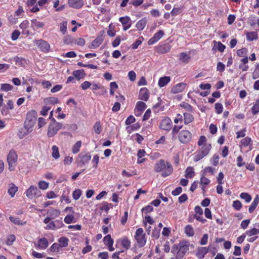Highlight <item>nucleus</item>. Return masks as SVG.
<instances>
[{"label": "nucleus", "instance_id": "obj_58", "mask_svg": "<svg viewBox=\"0 0 259 259\" xmlns=\"http://www.w3.org/2000/svg\"><path fill=\"white\" fill-rule=\"evenodd\" d=\"M233 207L237 210H239L241 207L242 204L239 200H235L233 201Z\"/></svg>", "mask_w": 259, "mask_h": 259}, {"label": "nucleus", "instance_id": "obj_64", "mask_svg": "<svg viewBox=\"0 0 259 259\" xmlns=\"http://www.w3.org/2000/svg\"><path fill=\"white\" fill-rule=\"evenodd\" d=\"M73 197L75 200H77L81 196V190L77 189L75 190L72 194Z\"/></svg>", "mask_w": 259, "mask_h": 259}, {"label": "nucleus", "instance_id": "obj_16", "mask_svg": "<svg viewBox=\"0 0 259 259\" xmlns=\"http://www.w3.org/2000/svg\"><path fill=\"white\" fill-rule=\"evenodd\" d=\"M248 58L247 56H244V58L241 59L240 61V64L239 65V69L242 71H246L249 69L248 65Z\"/></svg>", "mask_w": 259, "mask_h": 259}, {"label": "nucleus", "instance_id": "obj_63", "mask_svg": "<svg viewBox=\"0 0 259 259\" xmlns=\"http://www.w3.org/2000/svg\"><path fill=\"white\" fill-rule=\"evenodd\" d=\"M73 76L76 80L79 81L81 78V71L79 70L74 71Z\"/></svg>", "mask_w": 259, "mask_h": 259}, {"label": "nucleus", "instance_id": "obj_4", "mask_svg": "<svg viewBox=\"0 0 259 259\" xmlns=\"http://www.w3.org/2000/svg\"><path fill=\"white\" fill-rule=\"evenodd\" d=\"M52 120L53 121L50 123L48 129L47 135L49 137L54 136L63 126L61 123L57 122L54 118Z\"/></svg>", "mask_w": 259, "mask_h": 259}, {"label": "nucleus", "instance_id": "obj_44", "mask_svg": "<svg viewBox=\"0 0 259 259\" xmlns=\"http://www.w3.org/2000/svg\"><path fill=\"white\" fill-rule=\"evenodd\" d=\"M103 241L106 246L113 244V239L111 238L110 235H107L104 237Z\"/></svg>", "mask_w": 259, "mask_h": 259}, {"label": "nucleus", "instance_id": "obj_48", "mask_svg": "<svg viewBox=\"0 0 259 259\" xmlns=\"http://www.w3.org/2000/svg\"><path fill=\"white\" fill-rule=\"evenodd\" d=\"M136 108L139 110L143 111L146 108V105L143 102L138 101L136 104Z\"/></svg>", "mask_w": 259, "mask_h": 259}, {"label": "nucleus", "instance_id": "obj_20", "mask_svg": "<svg viewBox=\"0 0 259 259\" xmlns=\"http://www.w3.org/2000/svg\"><path fill=\"white\" fill-rule=\"evenodd\" d=\"M49 243L47 238H42L38 240V244L35 246L39 249H45L48 246Z\"/></svg>", "mask_w": 259, "mask_h": 259}, {"label": "nucleus", "instance_id": "obj_51", "mask_svg": "<svg viewBox=\"0 0 259 259\" xmlns=\"http://www.w3.org/2000/svg\"><path fill=\"white\" fill-rule=\"evenodd\" d=\"M80 147L81 141L77 142L72 147V152L74 154L77 153L79 152Z\"/></svg>", "mask_w": 259, "mask_h": 259}, {"label": "nucleus", "instance_id": "obj_54", "mask_svg": "<svg viewBox=\"0 0 259 259\" xmlns=\"http://www.w3.org/2000/svg\"><path fill=\"white\" fill-rule=\"evenodd\" d=\"M16 239V237L14 235H10L7 237L6 244L8 245H11Z\"/></svg>", "mask_w": 259, "mask_h": 259}, {"label": "nucleus", "instance_id": "obj_17", "mask_svg": "<svg viewBox=\"0 0 259 259\" xmlns=\"http://www.w3.org/2000/svg\"><path fill=\"white\" fill-rule=\"evenodd\" d=\"M52 218L48 217L44 220V223L47 224V226L45 228L46 230H54L56 229V225L54 221H51Z\"/></svg>", "mask_w": 259, "mask_h": 259}, {"label": "nucleus", "instance_id": "obj_6", "mask_svg": "<svg viewBox=\"0 0 259 259\" xmlns=\"http://www.w3.org/2000/svg\"><path fill=\"white\" fill-rule=\"evenodd\" d=\"M135 238L141 247H143L146 242L145 234L144 233L143 229L141 228H138L136 231Z\"/></svg>", "mask_w": 259, "mask_h": 259}, {"label": "nucleus", "instance_id": "obj_24", "mask_svg": "<svg viewBox=\"0 0 259 259\" xmlns=\"http://www.w3.org/2000/svg\"><path fill=\"white\" fill-rule=\"evenodd\" d=\"M118 242H120L122 247L125 250L128 249L131 247V241L127 237H123L121 239L117 240Z\"/></svg>", "mask_w": 259, "mask_h": 259}, {"label": "nucleus", "instance_id": "obj_22", "mask_svg": "<svg viewBox=\"0 0 259 259\" xmlns=\"http://www.w3.org/2000/svg\"><path fill=\"white\" fill-rule=\"evenodd\" d=\"M148 90L146 88L141 89L139 93V98L140 100L147 101L149 99Z\"/></svg>", "mask_w": 259, "mask_h": 259}, {"label": "nucleus", "instance_id": "obj_19", "mask_svg": "<svg viewBox=\"0 0 259 259\" xmlns=\"http://www.w3.org/2000/svg\"><path fill=\"white\" fill-rule=\"evenodd\" d=\"M208 252V248L206 247H201L197 249L196 255L199 259H202L205 255Z\"/></svg>", "mask_w": 259, "mask_h": 259}, {"label": "nucleus", "instance_id": "obj_15", "mask_svg": "<svg viewBox=\"0 0 259 259\" xmlns=\"http://www.w3.org/2000/svg\"><path fill=\"white\" fill-rule=\"evenodd\" d=\"M172 122L170 118H165L160 123V128L165 131H169L171 129Z\"/></svg>", "mask_w": 259, "mask_h": 259}, {"label": "nucleus", "instance_id": "obj_53", "mask_svg": "<svg viewBox=\"0 0 259 259\" xmlns=\"http://www.w3.org/2000/svg\"><path fill=\"white\" fill-rule=\"evenodd\" d=\"M67 22L66 21H63L60 24V31L62 34H64L67 31Z\"/></svg>", "mask_w": 259, "mask_h": 259}, {"label": "nucleus", "instance_id": "obj_12", "mask_svg": "<svg viewBox=\"0 0 259 259\" xmlns=\"http://www.w3.org/2000/svg\"><path fill=\"white\" fill-rule=\"evenodd\" d=\"M119 21L122 24L123 26V29L124 31L129 29L132 26L131 19L128 16L121 17L119 18Z\"/></svg>", "mask_w": 259, "mask_h": 259}, {"label": "nucleus", "instance_id": "obj_39", "mask_svg": "<svg viewBox=\"0 0 259 259\" xmlns=\"http://www.w3.org/2000/svg\"><path fill=\"white\" fill-rule=\"evenodd\" d=\"M185 172V177L186 178H192L195 175V172L193 170V168L192 167H187Z\"/></svg>", "mask_w": 259, "mask_h": 259}, {"label": "nucleus", "instance_id": "obj_33", "mask_svg": "<svg viewBox=\"0 0 259 259\" xmlns=\"http://www.w3.org/2000/svg\"><path fill=\"white\" fill-rule=\"evenodd\" d=\"M190 56L185 53H181L180 54L179 60L183 63H188L190 61Z\"/></svg>", "mask_w": 259, "mask_h": 259}, {"label": "nucleus", "instance_id": "obj_40", "mask_svg": "<svg viewBox=\"0 0 259 259\" xmlns=\"http://www.w3.org/2000/svg\"><path fill=\"white\" fill-rule=\"evenodd\" d=\"M215 169L211 166H207L205 167L203 170L202 171V174L204 175H206L208 173L210 175H213L215 172Z\"/></svg>", "mask_w": 259, "mask_h": 259}, {"label": "nucleus", "instance_id": "obj_9", "mask_svg": "<svg viewBox=\"0 0 259 259\" xmlns=\"http://www.w3.org/2000/svg\"><path fill=\"white\" fill-rule=\"evenodd\" d=\"M26 196L29 199L38 197L41 195L40 191L35 186H31L26 192Z\"/></svg>", "mask_w": 259, "mask_h": 259}, {"label": "nucleus", "instance_id": "obj_55", "mask_svg": "<svg viewBox=\"0 0 259 259\" xmlns=\"http://www.w3.org/2000/svg\"><path fill=\"white\" fill-rule=\"evenodd\" d=\"M60 245L55 243L51 245L49 249L52 252H59L60 251Z\"/></svg>", "mask_w": 259, "mask_h": 259}, {"label": "nucleus", "instance_id": "obj_59", "mask_svg": "<svg viewBox=\"0 0 259 259\" xmlns=\"http://www.w3.org/2000/svg\"><path fill=\"white\" fill-rule=\"evenodd\" d=\"M38 187L39 189L42 190H46L49 187V183L45 181H40L38 183Z\"/></svg>", "mask_w": 259, "mask_h": 259}, {"label": "nucleus", "instance_id": "obj_18", "mask_svg": "<svg viewBox=\"0 0 259 259\" xmlns=\"http://www.w3.org/2000/svg\"><path fill=\"white\" fill-rule=\"evenodd\" d=\"M186 84L183 82L179 83L171 88V92L174 94L182 92L185 89Z\"/></svg>", "mask_w": 259, "mask_h": 259}, {"label": "nucleus", "instance_id": "obj_7", "mask_svg": "<svg viewBox=\"0 0 259 259\" xmlns=\"http://www.w3.org/2000/svg\"><path fill=\"white\" fill-rule=\"evenodd\" d=\"M179 140L182 144L189 143L192 140V135L188 130H182L179 134Z\"/></svg>", "mask_w": 259, "mask_h": 259}, {"label": "nucleus", "instance_id": "obj_26", "mask_svg": "<svg viewBox=\"0 0 259 259\" xmlns=\"http://www.w3.org/2000/svg\"><path fill=\"white\" fill-rule=\"evenodd\" d=\"M170 47L168 44H163L157 47V52L160 54H165L169 51Z\"/></svg>", "mask_w": 259, "mask_h": 259}, {"label": "nucleus", "instance_id": "obj_47", "mask_svg": "<svg viewBox=\"0 0 259 259\" xmlns=\"http://www.w3.org/2000/svg\"><path fill=\"white\" fill-rule=\"evenodd\" d=\"M93 128L97 134H100L102 130L100 122L99 121L96 122L94 125Z\"/></svg>", "mask_w": 259, "mask_h": 259}, {"label": "nucleus", "instance_id": "obj_50", "mask_svg": "<svg viewBox=\"0 0 259 259\" xmlns=\"http://www.w3.org/2000/svg\"><path fill=\"white\" fill-rule=\"evenodd\" d=\"M219 158L220 157L218 154H214L210 160L212 164L214 166H217L219 164Z\"/></svg>", "mask_w": 259, "mask_h": 259}, {"label": "nucleus", "instance_id": "obj_43", "mask_svg": "<svg viewBox=\"0 0 259 259\" xmlns=\"http://www.w3.org/2000/svg\"><path fill=\"white\" fill-rule=\"evenodd\" d=\"M52 156L55 159H58L60 157V154L59 152V149L57 146L54 145L52 148Z\"/></svg>", "mask_w": 259, "mask_h": 259}, {"label": "nucleus", "instance_id": "obj_3", "mask_svg": "<svg viewBox=\"0 0 259 259\" xmlns=\"http://www.w3.org/2000/svg\"><path fill=\"white\" fill-rule=\"evenodd\" d=\"M211 148V144H205L204 146H202V147L196 152L194 157V161L195 162L198 161L208 155Z\"/></svg>", "mask_w": 259, "mask_h": 259}, {"label": "nucleus", "instance_id": "obj_38", "mask_svg": "<svg viewBox=\"0 0 259 259\" xmlns=\"http://www.w3.org/2000/svg\"><path fill=\"white\" fill-rule=\"evenodd\" d=\"M246 235L249 237L256 236L255 235L258 233V229L255 228L250 229L245 232Z\"/></svg>", "mask_w": 259, "mask_h": 259}, {"label": "nucleus", "instance_id": "obj_57", "mask_svg": "<svg viewBox=\"0 0 259 259\" xmlns=\"http://www.w3.org/2000/svg\"><path fill=\"white\" fill-rule=\"evenodd\" d=\"M259 77V63L256 66L255 70L252 73V78L255 79Z\"/></svg>", "mask_w": 259, "mask_h": 259}, {"label": "nucleus", "instance_id": "obj_41", "mask_svg": "<svg viewBox=\"0 0 259 259\" xmlns=\"http://www.w3.org/2000/svg\"><path fill=\"white\" fill-rule=\"evenodd\" d=\"M241 199H244L246 203H249L251 200V196L248 193L242 192L240 194Z\"/></svg>", "mask_w": 259, "mask_h": 259}, {"label": "nucleus", "instance_id": "obj_30", "mask_svg": "<svg viewBox=\"0 0 259 259\" xmlns=\"http://www.w3.org/2000/svg\"><path fill=\"white\" fill-rule=\"evenodd\" d=\"M194 117L192 114L188 112L184 113V120L185 124H188L194 120Z\"/></svg>", "mask_w": 259, "mask_h": 259}, {"label": "nucleus", "instance_id": "obj_31", "mask_svg": "<svg viewBox=\"0 0 259 259\" xmlns=\"http://www.w3.org/2000/svg\"><path fill=\"white\" fill-rule=\"evenodd\" d=\"M18 191V187L14 184H11L9 185L8 192L11 197H14L16 193Z\"/></svg>", "mask_w": 259, "mask_h": 259}, {"label": "nucleus", "instance_id": "obj_37", "mask_svg": "<svg viewBox=\"0 0 259 259\" xmlns=\"http://www.w3.org/2000/svg\"><path fill=\"white\" fill-rule=\"evenodd\" d=\"M252 114L256 115L259 113V99L256 100L255 103L251 108Z\"/></svg>", "mask_w": 259, "mask_h": 259}, {"label": "nucleus", "instance_id": "obj_34", "mask_svg": "<svg viewBox=\"0 0 259 259\" xmlns=\"http://www.w3.org/2000/svg\"><path fill=\"white\" fill-rule=\"evenodd\" d=\"M70 7L74 8H79L81 6V0H68Z\"/></svg>", "mask_w": 259, "mask_h": 259}, {"label": "nucleus", "instance_id": "obj_1", "mask_svg": "<svg viewBox=\"0 0 259 259\" xmlns=\"http://www.w3.org/2000/svg\"><path fill=\"white\" fill-rule=\"evenodd\" d=\"M154 169L157 172H161L163 177H166L170 175L173 171V167L170 163L163 159H160L157 161Z\"/></svg>", "mask_w": 259, "mask_h": 259}, {"label": "nucleus", "instance_id": "obj_8", "mask_svg": "<svg viewBox=\"0 0 259 259\" xmlns=\"http://www.w3.org/2000/svg\"><path fill=\"white\" fill-rule=\"evenodd\" d=\"M36 116L37 113L35 111L31 110L28 112L26 115L24 124L33 128L36 119Z\"/></svg>", "mask_w": 259, "mask_h": 259}, {"label": "nucleus", "instance_id": "obj_60", "mask_svg": "<svg viewBox=\"0 0 259 259\" xmlns=\"http://www.w3.org/2000/svg\"><path fill=\"white\" fill-rule=\"evenodd\" d=\"M250 223V220L249 219H246V220H243L241 223L240 226H241V228L245 230L247 228V227Z\"/></svg>", "mask_w": 259, "mask_h": 259}, {"label": "nucleus", "instance_id": "obj_5", "mask_svg": "<svg viewBox=\"0 0 259 259\" xmlns=\"http://www.w3.org/2000/svg\"><path fill=\"white\" fill-rule=\"evenodd\" d=\"M18 156L15 151L11 150L7 156V161L9 164V169L13 171L15 169Z\"/></svg>", "mask_w": 259, "mask_h": 259}, {"label": "nucleus", "instance_id": "obj_14", "mask_svg": "<svg viewBox=\"0 0 259 259\" xmlns=\"http://www.w3.org/2000/svg\"><path fill=\"white\" fill-rule=\"evenodd\" d=\"M33 130V128L25 125L22 127L18 132V136L20 139H22L26 136L29 134Z\"/></svg>", "mask_w": 259, "mask_h": 259}, {"label": "nucleus", "instance_id": "obj_13", "mask_svg": "<svg viewBox=\"0 0 259 259\" xmlns=\"http://www.w3.org/2000/svg\"><path fill=\"white\" fill-rule=\"evenodd\" d=\"M164 35V32L159 30L156 33H155L153 36L148 41V44L149 45H152L157 42Z\"/></svg>", "mask_w": 259, "mask_h": 259}, {"label": "nucleus", "instance_id": "obj_49", "mask_svg": "<svg viewBox=\"0 0 259 259\" xmlns=\"http://www.w3.org/2000/svg\"><path fill=\"white\" fill-rule=\"evenodd\" d=\"M204 175L201 174V176L200 180V183L201 185H207L210 183V180L207 178L205 177Z\"/></svg>", "mask_w": 259, "mask_h": 259}, {"label": "nucleus", "instance_id": "obj_32", "mask_svg": "<svg viewBox=\"0 0 259 259\" xmlns=\"http://www.w3.org/2000/svg\"><path fill=\"white\" fill-rule=\"evenodd\" d=\"M9 219L12 223L15 225L23 226L26 224V221L23 222L19 218L10 216Z\"/></svg>", "mask_w": 259, "mask_h": 259}, {"label": "nucleus", "instance_id": "obj_62", "mask_svg": "<svg viewBox=\"0 0 259 259\" xmlns=\"http://www.w3.org/2000/svg\"><path fill=\"white\" fill-rule=\"evenodd\" d=\"M206 138L205 136H200V137L199 139V141L198 142V146H203L205 144H207V143H206Z\"/></svg>", "mask_w": 259, "mask_h": 259}, {"label": "nucleus", "instance_id": "obj_11", "mask_svg": "<svg viewBox=\"0 0 259 259\" xmlns=\"http://www.w3.org/2000/svg\"><path fill=\"white\" fill-rule=\"evenodd\" d=\"M91 89L94 93L98 95H102L106 92L105 88L100 84L95 83L92 84Z\"/></svg>", "mask_w": 259, "mask_h": 259}, {"label": "nucleus", "instance_id": "obj_45", "mask_svg": "<svg viewBox=\"0 0 259 259\" xmlns=\"http://www.w3.org/2000/svg\"><path fill=\"white\" fill-rule=\"evenodd\" d=\"M51 216L52 220L59 217L60 214V211L58 209H53L49 211Z\"/></svg>", "mask_w": 259, "mask_h": 259}, {"label": "nucleus", "instance_id": "obj_61", "mask_svg": "<svg viewBox=\"0 0 259 259\" xmlns=\"http://www.w3.org/2000/svg\"><path fill=\"white\" fill-rule=\"evenodd\" d=\"M20 34V32L18 30H14L12 33L11 39L12 40H16L18 39L19 35Z\"/></svg>", "mask_w": 259, "mask_h": 259}, {"label": "nucleus", "instance_id": "obj_25", "mask_svg": "<svg viewBox=\"0 0 259 259\" xmlns=\"http://www.w3.org/2000/svg\"><path fill=\"white\" fill-rule=\"evenodd\" d=\"M169 76H165L161 77L159 79L158 85L160 88H162L167 85L170 81Z\"/></svg>", "mask_w": 259, "mask_h": 259}, {"label": "nucleus", "instance_id": "obj_35", "mask_svg": "<svg viewBox=\"0 0 259 259\" xmlns=\"http://www.w3.org/2000/svg\"><path fill=\"white\" fill-rule=\"evenodd\" d=\"M185 233L189 237L193 236L194 234L193 227L190 225H187L185 228Z\"/></svg>", "mask_w": 259, "mask_h": 259}, {"label": "nucleus", "instance_id": "obj_46", "mask_svg": "<svg viewBox=\"0 0 259 259\" xmlns=\"http://www.w3.org/2000/svg\"><path fill=\"white\" fill-rule=\"evenodd\" d=\"M13 88V85L9 83H4L1 85V90L4 92L11 91Z\"/></svg>", "mask_w": 259, "mask_h": 259}, {"label": "nucleus", "instance_id": "obj_28", "mask_svg": "<svg viewBox=\"0 0 259 259\" xmlns=\"http://www.w3.org/2000/svg\"><path fill=\"white\" fill-rule=\"evenodd\" d=\"M147 23V19L146 18H143L137 22L136 26L138 30H142L146 26Z\"/></svg>", "mask_w": 259, "mask_h": 259}, {"label": "nucleus", "instance_id": "obj_42", "mask_svg": "<svg viewBox=\"0 0 259 259\" xmlns=\"http://www.w3.org/2000/svg\"><path fill=\"white\" fill-rule=\"evenodd\" d=\"M257 38V34L255 32H250L246 33V39L249 41L255 40Z\"/></svg>", "mask_w": 259, "mask_h": 259}, {"label": "nucleus", "instance_id": "obj_21", "mask_svg": "<svg viewBox=\"0 0 259 259\" xmlns=\"http://www.w3.org/2000/svg\"><path fill=\"white\" fill-rule=\"evenodd\" d=\"M104 37L102 35L98 36L95 39H94L90 46L91 49H96L98 48L103 42Z\"/></svg>", "mask_w": 259, "mask_h": 259}, {"label": "nucleus", "instance_id": "obj_23", "mask_svg": "<svg viewBox=\"0 0 259 259\" xmlns=\"http://www.w3.org/2000/svg\"><path fill=\"white\" fill-rule=\"evenodd\" d=\"M29 23L27 20H24L19 25L20 28L22 30V33L23 34L28 35L30 34L28 30Z\"/></svg>", "mask_w": 259, "mask_h": 259}, {"label": "nucleus", "instance_id": "obj_27", "mask_svg": "<svg viewBox=\"0 0 259 259\" xmlns=\"http://www.w3.org/2000/svg\"><path fill=\"white\" fill-rule=\"evenodd\" d=\"M259 203V196L258 195H256L253 201L251 203V205L249 207L248 211L249 213H252L256 208Z\"/></svg>", "mask_w": 259, "mask_h": 259}, {"label": "nucleus", "instance_id": "obj_29", "mask_svg": "<svg viewBox=\"0 0 259 259\" xmlns=\"http://www.w3.org/2000/svg\"><path fill=\"white\" fill-rule=\"evenodd\" d=\"M31 27L34 29L36 30L38 28H40L44 27V23L43 22L38 21L36 19H32L31 21Z\"/></svg>", "mask_w": 259, "mask_h": 259}, {"label": "nucleus", "instance_id": "obj_2", "mask_svg": "<svg viewBox=\"0 0 259 259\" xmlns=\"http://www.w3.org/2000/svg\"><path fill=\"white\" fill-rule=\"evenodd\" d=\"M189 243L188 242H181L179 244H174L171 252L176 254L177 253L183 257L189 249Z\"/></svg>", "mask_w": 259, "mask_h": 259}, {"label": "nucleus", "instance_id": "obj_10", "mask_svg": "<svg viewBox=\"0 0 259 259\" xmlns=\"http://www.w3.org/2000/svg\"><path fill=\"white\" fill-rule=\"evenodd\" d=\"M35 44L44 53H48L50 50V44L44 39L35 40L34 41Z\"/></svg>", "mask_w": 259, "mask_h": 259}, {"label": "nucleus", "instance_id": "obj_52", "mask_svg": "<svg viewBox=\"0 0 259 259\" xmlns=\"http://www.w3.org/2000/svg\"><path fill=\"white\" fill-rule=\"evenodd\" d=\"M223 109V105L220 103H217L215 104V110L217 114H220L222 113Z\"/></svg>", "mask_w": 259, "mask_h": 259}, {"label": "nucleus", "instance_id": "obj_36", "mask_svg": "<svg viewBox=\"0 0 259 259\" xmlns=\"http://www.w3.org/2000/svg\"><path fill=\"white\" fill-rule=\"evenodd\" d=\"M69 240L67 238L62 237L59 239V245L60 247H65L68 245Z\"/></svg>", "mask_w": 259, "mask_h": 259}, {"label": "nucleus", "instance_id": "obj_56", "mask_svg": "<svg viewBox=\"0 0 259 259\" xmlns=\"http://www.w3.org/2000/svg\"><path fill=\"white\" fill-rule=\"evenodd\" d=\"M247 53V50L246 48H243L237 51V55L239 57H244V55Z\"/></svg>", "mask_w": 259, "mask_h": 259}]
</instances>
